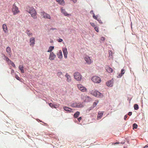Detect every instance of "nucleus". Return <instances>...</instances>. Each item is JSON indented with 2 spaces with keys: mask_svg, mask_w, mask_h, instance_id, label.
<instances>
[{
  "mask_svg": "<svg viewBox=\"0 0 148 148\" xmlns=\"http://www.w3.org/2000/svg\"><path fill=\"white\" fill-rule=\"evenodd\" d=\"M63 40L62 39L60 38L59 39L58 41L59 42H61Z\"/></svg>",
  "mask_w": 148,
  "mask_h": 148,
  "instance_id": "obj_45",
  "label": "nucleus"
},
{
  "mask_svg": "<svg viewBox=\"0 0 148 148\" xmlns=\"http://www.w3.org/2000/svg\"><path fill=\"white\" fill-rule=\"evenodd\" d=\"M146 146H147V147H148V144L146 145Z\"/></svg>",
  "mask_w": 148,
  "mask_h": 148,
  "instance_id": "obj_54",
  "label": "nucleus"
},
{
  "mask_svg": "<svg viewBox=\"0 0 148 148\" xmlns=\"http://www.w3.org/2000/svg\"><path fill=\"white\" fill-rule=\"evenodd\" d=\"M56 1L60 5H64L65 4L64 1V0H56Z\"/></svg>",
  "mask_w": 148,
  "mask_h": 148,
  "instance_id": "obj_18",
  "label": "nucleus"
},
{
  "mask_svg": "<svg viewBox=\"0 0 148 148\" xmlns=\"http://www.w3.org/2000/svg\"><path fill=\"white\" fill-rule=\"evenodd\" d=\"M54 48V46H50L48 50L47 51L48 52H52L51 51Z\"/></svg>",
  "mask_w": 148,
  "mask_h": 148,
  "instance_id": "obj_27",
  "label": "nucleus"
},
{
  "mask_svg": "<svg viewBox=\"0 0 148 148\" xmlns=\"http://www.w3.org/2000/svg\"><path fill=\"white\" fill-rule=\"evenodd\" d=\"M132 112H129L128 113V115L129 116H131L132 115Z\"/></svg>",
  "mask_w": 148,
  "mask_h": 148,
  "instance_id": "obj_46",
  "label": "nucleus"
},
{
  "mask_svg": "<svg viewBox=\"0 0 148 148\" xmlns=\"http://www.w3.org/2000/svg\"><path fill=\"white\" fill-rule=\"evenodd\" d=\"M12 11L14 15L18 14L20 12V11L19 10L18 7L16 6L15 3L12 5Z\"/></svg>",
  "mask_w": 148,
  "mask_h": 148,
  "instance_id": "obj_2",
  "label": "nucleus"
},
{
  "mask_svg": "<svg viewBox=\"0 0 148 148\" xmlns=\"http://www.w3.org/2000/svg\"><path fill=\"white\" fill-rule=\"evenodd\" d=\"M81 119H82V117H80L78 119V120L79 121H80Z\"/></svg>",
  "mask_w": 148,
  "mask_h": 148,
  "instance_id": "obj_47",
  "label": "nucleus"
},
{
  "mask_svg": "<svg viewBox=\"0 0 148 148\" xmlns=\"http://www.w3.org/2000/svg\"><path fill=\"white\" fill-rule=\"evenodd\" d=\"M95 29L97 32H99V30L98 27L97 26L95 27Z\"/></svg>",
  "mask_w": 148,
  "mask_h": 148,
  "instance_id": "obj_36",
  "label": "nucleus"
},
{
  "mask_svg": "<svg viewBox=\"0 0 148 148\" xmlns=\"http://www.w3.org/2000/svg\"><path fill=\"white\" fill-rule=\"evenodd\" d=\"M63 109L64 110L69 112H73L72 109L67 107H63Z\"/></svg>",
  "mask_w": 148,
  "mask_h": 148,
  "instance_id": "obj_15",
  "label": "nucleus"
},
{
  "mask_svg": "<svg viewBox=\"0 0 148 148\" xmlns=\"http://www.w3.org/2000/svg\"><path fill=\"white\" fill-rule=\"evenodd\" d=\"M90 93L93 95L97 97H99L102 96V95L99 92L96 90H92L91 91Z\"/></svg>",
  "mask_w": 148,
  "mask_h": 148,
  "instance_id": "obj_5",
  "label": "nucleus"
},
{
  "mask_svg": "<svg viewBox=\"0 0 148 148\" xmlns=\"http://www.w3.org/2000/svg\"><path fill=\"white\" fill-rule=\"evenodd\" d=\"M138 127V125L136 123H134L133 125V129H136Z\"/></svg>",
  "mask_w": 148,
  "mask_h": 148,
  "instance_id": "obj_33",
  "label": "nucleus"
},
{
  "mask_svg": "<svg viewBox=\"0 0 148 148\" xmlns=\"http://www.w3.org/2000/svg\"><path fill=\"white\" fill-rule=\"evenodd\" d=\"M106 84L108 86L112 87L113 85V82L112 80H110L106 83Z\"/></svg>",
  "mask_w": 148,
  "mask_h": 148,
  "instance_id": "obj_14",
  "label": "nucleus"
},
{
  "mask_svg": "<svg viewBox=\"0 0 148 148\" xmlns=\"http://www.w3.org/2000/svg\"><path fill=\"white\" fill-rule=\"evenodd\" d=\"M81 98L85 102H88L91 100V98L89 96H84V95H82Z\"/></svg>",
  "mask_w": 148,
  "mask_h": 148,
  "instance_id": "obj_9",
  "label": "nucleus"
},
{
  "mask_svg": "<svg viewBox=\"0 0 148 148\" xmlns=\"http://www.w3.org/2000/svg\"><path fill=\"white\" fill-rule=\"evenodd\" d=\"M51 30H56V28H51Z\"/></svg>",
  "mask_w": 148,
  "mask_h": 148,
  "instance_id": "obj_48",
  "label": "nucleus"
},
{
  "mask_svg": "<svg viewBox=\"0 0 148 148\" xmlns=\"http://www.w3.org/2000/svg\"><path fill=\"white\" fill-rule=\"evenodd\" d=\"M56 55L53 52H51L49 55V59L50 60H54L56 57Z\"/></svg>",
  "mask_w": 148,
  "mask_h": 148,
  "instance_id": "obj_10",
  "label": "nucleus"
},
{
  "mask_svg": "<svg viewBox=\"0 0 148 148\" xmlns=\"http://www.w3.org/2000/svg\"><path fill=\"white\" fill-rule=\"evenodd\" d=\"M59 104L58 105L55 104L54 106V108H57L59 106Z\"/></svg>",
  "mask_w": 148,
  "mask_h": 148,
  "instance_id": "obj_40",
  "label": "nucleus"
},
{
  "mask_svg": "<svg viewBox=\"0 0 148 148\" xmlns=\"http://www.w3.org/2000/svg\"><path fill=\"white\" fill-rule=\"evenodd\" d=\"M127 115H126L125 116H124V119L125 120H126V118H127Z\"/></svg>",
  "mask_w": 148,
  "mask_h": 148,
  "instance_id": "obj_44",
  "label": "nucleus"
},
{
  "mask_svg": "<svg viewBox=\"0 0 148 148\" xmlns=\"http://www.w3.org/2000/svg\"><path fill=\"white\" fill-rule=\"evenodd\" d=\"M146 147H147V146H146V145L143 148H146Z\"/></svg>",
  "mask_w": 148,
  "mask_h": 148,
  "instance_id": "obj_53",
  "label": "nucleus"
},
{
  "mask_svg": "<svg viewBox=\"0 0 148 148\" xmlns=\"http://www.w3.org/2000/svg\"><path fill=\"white\" fill-rule=\"evenodd\" d=\"M74 76L75 79L77 81H80L82 79V75L78 72H76L74 74Z\"/></svg>",
  "mask_w": 148,
  "mask_h": 148,
  "instance_id": "obj_6",
  "label": "nucleus"
},
{
  "mask_svg": "<svg viewBox=\"0 0 148 148\" xmlns=\"http://www.w3.org/2000/svg\"><path fill=\"white\" fill-rule=\"evenodd\" d=\"M93 108V107H90V109H89V110H91L93 108Z\"/></svg>",
  "mask_w": 148,
  "mask_h": 148,
  "instance_id": "obj_49",
  "label": "nucleus"
},
{
  "mask_svg": "<svg viewBox=\"0 0 148 148\" xmlns=\"http://www.w3.org/2000/svg\"><path fill=\"white\" fill-rule=\"evenodd\" d=\"M125 73V70L122 69L121 71V73L120 74L119 76L120 77H121Z\"/></svg>",
  "mask_w": 148,
  "mask_h": 148,
  "instance_id": "obj_29",
  "label": "nucleus"
},
{
  "mask_svg": "<svg viewBox=\"0 0 148 148\" xmlns=\"http://www.w3.org/2000/svg\"><path fill=\"white\" fill-rule=\"evenodd\" d=\"M80 114V112H77L74 115V118H76L78 117Z\"/></svg>",
  "mask_w": 148,
  "mask_h": 148,
  "instance_id": "obj_26",
  "label": "nucleus"
},
{
  "mask_svg": "<svg viewBox=\"0 0 148 148\" xmlns=\"http://www.w3.org/2000/svg\"><path fill=\"white\" fill-rule=\"evenodd\" d=\"M93 18H94L95 19L97 20L98 18H97V16H95V14L93 13Z\"/></svg>",
  "mask_w": 148,
  "mask_h": 148,
  "instance_id": "obj_38",
  "label": "nucleus"
},
{
  "mask_svg": "<svg viewBox=\"0 0 148 148\" xmlns=\"http://www.w3.org/2000/svg\"><path fill=\"white\" fill-rule=\"evenodd\" d=\"M97 20V21H98L100 23H102V22H101V20L100 19H98Z\"/></svg>",
  "mask_w": 148,
  "mask_h": 148,
  "instance_id": "obj_42",
  "label": "nucleus"
},
{
  "mask_svg": "<svg viewBox=\"0 0 148 148\" xmlns=\"http://www.w3.org/2000/svg\"><path fill=\"white\" fill-rule=\"evenodd\" d=\"M2 27L3 31L5 32L7 30L6 25L5 24H4L3 25Z\"/></svg>",
  "mask_w": 148,
  "mask_h": 148,
  "instance_id": "obj_25",
  "label": "nucleus"
},
{
  "mask_svg": "<svg viewBox=\"0 0 148 148\" xmlns=\"http://www.w3.org/2000/svg\"><path fill=\"white\" fill-rule=\"evenodd\" d=\"M62 74V72L58 71L57 73V75L58 76H59Z\"/></svg>",
  "mask_w": 148,
  "mask_h": 148,
  "instance_id": "obj_35",
  "label": "nucleus"
},
{
  "mask_svg": "<svg viewBox=\"0 0 148 148\" xmlns=\"http://www.w3.org/2000/svg\"><path fill=\"white\" fill-rule=\"evenodd\" d=\"M57 55L58 58L62 59V55L61 50H60L59 52L57 53Z\"/></svg>",
  "mask_w": 148,
  "mask_h": 148,
  "instance_id": "obj_19",
  "label": "nucleus"
},
{
  "mask_svg": "<svg viewBox=\"0 0 148 148\" xmlns=\"http://www.w3.org/2000/svg\"><path fill=\"white\" fill-rule=\"evenodd\" d=\"M16 78L18 80H19L20 79V77L18 75H16Z\"/></svg>",
  "mask_w": 148,
  "mask_h": 148,
  "instance_id": "obj_43",
  "label": "nucleus"
},
{
  "mask_svg": "<svg viewBox=\"0 0 148 148\" xmlns=\"http://www.w3.org/2000/svg\"><path fill=\"white\" fill-rule=\"evenodd\" d=\"M35 38L34 37L31 38L29 39L30 45L33 47L35 44Z\"/></svg>",
  "mask_w": 148,
  "mask_h": 148,
  "instance_id": "obj_11",
  "label": "nucleus"
},
{
  "mask_svg": "<svg viewBox=\"0 0 148 148\" xmlns=\"http://www.w3.org/2000/svg\"><path fill=\"white\" fill-rule=\"evenodd\" d=\"M6 51L9 54L10 56H11V55L10 53L11 51L10 47H7L6 49Z\"/></svg>",
  "mask_w": 148,
  "mask_h": 148,
  "instance_id": "obj_20",
  "label": "nucleus"
},
{
  "mask_svg": "<svg viewBox=\"0 0 148 148\" xmlns=\"http://www.w3.org/2000/svg\"><path fill=\"white\" fill-rule=\"evenodd\" d=\"M90 24L92 27H95V25L94 23L90 22Z\"/></svg>",
  "mask_w": 148,
  "mask_h": 148,
  "instance_id": "obj_39",
  "label": "nucleus"
},
{
  "mask_svg": "<svg viewBox=\"0 0 148 148\" xmlns=\"http://www.w3.org/2000/svg\"><path fill=\"white\" fill-rule=\"evenodd\" d=\"M77 87L79 90L83 92H87V89L81 84H78Z\"/></svg>",
  "mask_w": 148,
  "mask_h": 148,
  "instance_id": "obj_4",
  "label": "nucleus"
},
{
  "mask_svg": "<svg viewBox=\"0 0 148 148\" xmlns=\"http://www.w3.org/2000/svg\"><path fill=\"white\" fill-rule=\"evenodd\" d=\"M93 11L92 10H91L90 11V13H93Z\"/></svg>",
  "mask_w": 148,
  "mask_h": 148,
  "instance_id": "obj_52",
  "label": "nucleus"
},
{
  "mask_svg": "<svg viewBox=\"0 0 148 148\" xmlns=\"http://www.w3.org/2000/svg\"><path fill=\"white\" fill-rule=\"evenodd\" d=\"M106 69L107 71L109 73H112L113 71V69L108 66H107L106 67Z\"/></svg>",
  "mask_w": 148,
  "mask_h": 148,
  "instance_id": "obj_17",
  "label": "nucleus"
},
{
  "mask_svg": "<svg viewBox=\"0 0 148 148\" xmlns=\"http://www.w3.org/2000/svg\"><path fill=\"white\" fill-rule=\"evenodd\" d=\"M49 105L50 107L52 108H54V106L55 104H53L51 103H49Z\"/></svg>",
  "mask_w": 148,
  "mask_h": 148,
  "instance_id": "obj_34",
  "label": "nucleus"
},
{
  "mask_svg": "<svg viewBox=\"0 0 148 148\" xmlns=\"http://www.w3.org/2000/svg\"><path fill=\"white\" fill-rule=\"evenodd\" d=\"M14 72V70L13 69H12V70H11V73H13Z\"/></svg>",
  "mask_w": 148,
  "mask_h": 148,
  "instance_id": "obj_50",
  "label": "nucleus"
},
{
  "mask_svg": "<svg viewBox=\"0 0 148 148\" xmlns=\"http://www.w3.org/2000/svg\"><path fill=\"white\" fill-rule=\"evenodd\" d=\"M119 143H114V144H119Z\"/></svg>",
  "mask_w": 148,
  "mask_h": 148,
  "instance_id": "obj_51",
  "label": "nucleus"
},
{
  "mask_svg": "<svg viewBox=\"0 0 148 148\" xmlns=\"http://www.w3.org/2000/svg\"><path fill=\"white\" fill-rule=\"evenodd\" d=\"M40 15L43 18H45L50 19L51 17L50 15L44 12H41L40 13Z\"/></svg>",
  "mask_w": 148,
  "mask_h": 148,
  "instance_id": "obj_8",
  "label": "nucleus"
},
{
  "mask_svg": "<svg viewBox=\"0 0 148 148\" xmlns=\"http://www.w3.org/2000/svg\"><path fill=\"white\" fill-rule=\"evenodd\" d=\"M10 63V64L12 66H13V67H15V64H14V63L12 62V61H11Z\"/></svg>",
  "mask_w": 148,
  "mask_h": 148,
  "instance_id": "obj_37",
  "label": "nucleus"
},
{
  "mask_svg": "<svg viewBox=\"0 0 148 148\" xmlns=\"http://www.w3.org/2000/svg\"><path fill=\"white\" fill-rule=\"evenodd\" d=\"M3 56L5 58L4 59H5V60L8 62L10 63L11 61L10 60L9 58L7 57L5 55H3Z\"/></svg>",
  "mask_w": 148,
  "mask_h": 148,
  "instance_id": "obj_28",
  "label": "nucleus"
},
{
  "mask_svg": "<svg viewBox=\"0 0 148 148\" xmlns=\"http://www.w3.org/2000/svg\"><path fill=\"white\" fill-rule=\"evenodd\" d=\"M124 143H122V144H124Z\"/></svg>",
  "mask_w": 148,
  "mask_h": 148,
  "instance_id": "obj_55",
  "label": "nucleus"
},
{
  "mask_svg": "<svg viewBox=\"0 0 148 148\" xmlns=\"http://www.w3.org/2000/svg\"><path fill=\"white\" fill-rule=\"evenodd\" d=\"M77 108H81L84 107L83 104L81 103H77Z\"/></svg>",
  "mask_w": 148,
  "mask_h": 148,
  "instance_id": "obj_22",
  "label": "nucleus"
},
{
  "mask_svg": "<svg viewBox=\"0 0 148 148\" xmlns=\"http://www.w3.org/2000/svg\"><path fill=\"white\" fill-rule=\"evenodd\" d=\"M91 80L95 83H99L101 81V78L97 76L93 77L92 78Z\"/></svg>",
  "mask_w": 148,
  "mask_h": 148,
  "instance_id": "obj_3",
  "label": "nucleus"
},
{
  "mask_svg": "<svg viewBox=\"0 0 148 148\" xmlns=\"http://www.w3.org/2000/svg\"><path fill=\"white\" fill-rule=\"evenodd\" d=\"M100 40H105V38H104V37H102L101 38Z\"/></svg>",
  "mask_w": 148,
  "mask_h": 148,
  "instance_id": "obj_41",
  "label": "nucleus"
},
{
  "mask_svg": "<svg viewBox=\"0 0 148 148\" xmlns=\"http://www.w3.org/2000/svg\"><path fill=\"white\" fill-rule=\"evenodd\" d=\"M62 51L64 58H67V55L68 54V52L66 48V47L63 48L62 49Z\"/></svg>",
  "mask_w": 148,
  "mask_h": 148,
  "instance_id": "obj_12",
  "label": "nucleus"
},
{
  "mask_svg": "<svg viewBox=\"0 0 148 148\" xmlns=\"http://www.w3.org/2000/svg\"><path fill=\"white\" fill-rule=\"evenodd\" d=\"M65 76L66 78V80L68 82H70L71 81V77H70V76L67 73H66V74Z\"/></svg>",
  "mask_w": 148,
  "mask_h": 148,
  "instance_id": "obj_13",
  "label": "nucleus"
},
{
  "mask_svg": "<svg viewBox=\"0 0 148 148\" xmlns=\"http://www.w3.org/2000/svg\"><path fill=\"white\" fill-rule=\"evenodd\" d=\"M61 10L62 12L63 13L65 16H68L69 15H71L67 13L65 9H63L62 8H61Z\"/></svg>",
  "mask_w": 148,
  "mask_h": 148,
  "instance_id": "obj_16",
  "label": "nucleus"
},
{
  "mask_svg": "<svg viewBox=\"0 0 148 148\" xmlns=\"http://www.w3.org/2000/svg\"><path fill=\"white\" fill-rule=\"evenodd\" d=\"M84 59L86 63L88 64H90L92 62V61L91 60L90 57L87 55L86 56L84 57Z\"/></svg>",
  "mask_w": 148,
  "mask_h": 148,
  "instance_id": "obj_7",
  "label": "nucleus"
},
{
  "mask_svg": "<svg viewBox=\"0 0 148 148\" xmlns=\"http://www.w3.org/2000/svg\"><path fill=\"white\" fill-rule=\"evenodd\" d=\"M19 69L21 71L22 73H24V71L23 70V66L22 65H20L19 66Z\"/></svg>",
  "mask_w": 148,
  "mask_h": 148,
  "instance_id": "obj_23",
  "label": "nucleus"
},
{
  "mask_svg": "<svg viewBox=\"0 0 148 148\" xmlns=\"http://www.w3.org/2000/svg\"><path fill=\"white\" fill-rule=\"evenodd\" d=\"M103 112H99L98 113V115L97 116V119H99V118H101L102 117L103 115Z\"/></svg>",
  "mask_w": 148,
  "mask_h": 148,
  "instance_id": "obj_21",
  "label": "nucleus"
},
{
  "mask_svg": "<svg viewBox=\"0 0 148 148\" xmlns=\"http://www.w3.org/2000/svg\"><path fill=\"white\" fill-rule=\"evenodd\" d=\"M134 109L135 110H138L139 109V106L138 104H135L134 105Z\"/></svg>",
  "mask_w": 148,
  "mask_h": 148,
  "instance_id": "obj_30",
  "label": "nucleus"
},
{
  "mask_svg": "<svg viewBox=\"0 0 148 148\" xmlns=\"http://www.w3.org/2000/svg\"><path fill=\"white\" fill-rule=\"evenodd\" d=\"M71 106L72 107L77 108V103H74L71 104Z\"/></svg>",
  "mask_w": 148,
  "mask_h": 148,
  "instance_id": "obj_32",
  "label": "nucleus"
},
{
  "mask_svg": "<svg viewBox=\"0 0 148 148\" xmlns=\"http://www.w3.org/2000/svg\"><path fill=\"white\" fill-rule=\"evenodd\" d=\"M26 33L29 36H32V33L29 30H27L26 31Z\"/></svg>",
  "mask_w": 148,
  "mask_h": 148,
  "instance_id": "obj_24",
  "label": "nucleus"
},
{
  "mask_svg": "<svg viewBox=\"0 0 148 148\" xmlns=\"http://www.w3.org/2000/svg\"><path fill=\"white\" fill-rule=\"evenodd\" d=\"M98 103V100H96L95 102L93 104V108H94L97 105V104Z\"/></svg>",
  "mask_w": 148,
  "mask_h": 148,
  "instance_id": "obj_31",
  "label": "nucleus"
},
{
  "mask_svg": "<svg viewBox=\"0 0 148 148\" xmlns=\"http://www.w3.org/2000/svg\"><path fill=\"white\" fill-rule=\"evenodd\" d=\"M26 10L27 11L31 14V16L34 18H36V12L34 8L28 7L27 8Z\"/></svg>",
  "mask_w": 148,
  "mask_h": 148,
  "instance_id": "obj_1",
  "label": "nucleus"
}]
</instances>
